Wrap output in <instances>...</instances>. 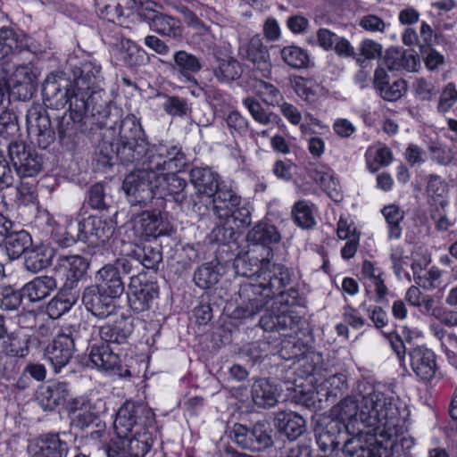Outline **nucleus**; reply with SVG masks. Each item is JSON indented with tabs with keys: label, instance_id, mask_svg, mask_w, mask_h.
<instances>
[{
	"label": "nucleus",
	"instance_id": "obj_13",
	"mask_svg": "<svg viewBox=\"0 0 457 457\" xmlns=\"http://www.w3.org/2000/svg\"><path fill=\"white\" fill-rule=\"evenodd\" d=\"M348 425L338 419H324L318 423L315 436L320 449L326 452H334L338 449L341 443L348 438Z\"/></svg>",
	"mask_w": 457,
	"mask_h": 457
},
{
	"label": "nucleus",
	"instance_id": "obj_8",
	"mask_svg": "<svg viewBox=\"0 0 457 457\" xmlns=\"http://www.w3.org/2000/svg\"><path fill=\"white\" fill-rule=\"evenodd\" d=\"M7 155L20 178L37 176L42 170V156L23 140H11Z\"/></svg>",
	"mask_w": 457,
	"mask_h": 457
},
{
	"label": "nucleus",
	"instance_id": "obj_23",
	"mask_svg": "<svg viewBox=\"0 0 457 457\" xmlns=\"http://www.w3.org/2000/svg\"><path fill=\"white\" fill-rule=\"evenodd\" d=\"M134 279L131 278V284L129 286V306L136 312H145L151 308L154 301L158 297V287L154 283H145L137 287L132 285Z\"/></svg>",
	"mask_w": 457,
	"mask_h": 457
},
{
	"label": "nucleus",
	"instance_id": "obj_35",
	"mask_svg": "<svg viewBox=\"0 0 457 457\" xmlns=\"http://www.w3.org/2000/svg\"><path fill=\"white\" fill-rule=\"evenodd\" d=\"M214 57L217 62L214 75L219 80L228 82L240 78L243 70L237 59L220 51L214 52Z\"/></svg>",
	"mask_w": 457,
	"mask_h": 457
},
{
	"label": "nucleus",
	"instance_id": "obj_32",
	"mask_svg": "<svg viewBox=\"0 0 457 457\" xmlns=\"http://www.w3.org/2000/svg\"><path fill=\"white\" fill-rule=\"evenodd\" d=\"M85 104L83 97H76L69 105V115L57 118V132L60 139L71 137L74 130L75 123L82 121L85 116Z\"/></svg>",
	"mask_w": 457,
	"mask_h": 457
},
{
	"label": "nucleus",
	"instance_id": "obj_45",
	"mask_svg": "<svg viewBox=\"0 0 457 457\" xmlns=\"http://www.w3.org/2000/svg\"><path fill=\"white\" fill-rule=\"evenodd\" d=\"M220 278V269L213 262L204 263L194 274L195 285L202 289L212 287L219 282Z\"/></svg>",
	"mask_w": 457,
	"mask_h": 457
},
{
	"label": "nucleus",
	"instance_id": "obj_43",
	"mask_svg": "<svg viewBox=\"0 0 457 457\" xmlns=\"http://www.w3.org/2000/svg\"><path fill=\"white\" fill-rule=\"evenodd\" d=\"M67 454V443L62 441L57 435H50L41 445L35 447L31 457H66Z\"/></svg>",
	"mask_w": 457,
	"mask_h": 457
},
{
	"label": "nucleus",
	"instance_id": "obj_55",
	"mask_svg": "<svg viewBox=\"0 0 457 457\" xmlns=\"http://www.w3.org/2000/svg\"><path fill=\"white\" fill-rule=\"evenodd\" d=\"M11 163L4 153L0 151V190L12 187L17 180V173Z\"/></svg>",
	"mask_w": 457,
	"mask_h": 457
},
{
	"label": "nucleus",
	"instance_id": "obj_54",
	"mask_svg": "<svg viewBox=\"0 0 457 457\" xmlns=\"http://www.w3.org/2000/svg\"><path fill=\"white\" fill-rule=\"evenodd\" d=\"M129 2L131 0H101L97 3V6L105 19L114 21L123 14L124 4H126V7H129Z\"/></svg>",
	"mask_w": 457,
	"mask_h": 457
},
{
	"label": "nucleus",
	"instance_id": "obj_17",
	"mask_svg": "<svg viewBox=\"0 0 457 457\" xmlns=\"http://www.w3.org/2000/svg\"><path fill=\"white\" fill-rule=\"evenodd\" d=\"M115 298L107 292H103L96 285L86 287L82 294V303L86 309L100 319L107 318L114 313L116 305L113 300Z\"/></svg>",
	"mask_w": 457,
	"mask_h": 457
},
{
	"label": "nucleus",
	"instance_id": "obj_9",
	"mask_svg": "<svg viewBox=\"0 0 457 457\" xmlns=\"http://www.w3.org/2000/svg\"><path fill=\"white\" fill-rule=\"evenodd\" d=\"M37 74L29 65H21L16 68L12 77L4 82H0V95L8 94L11 101H28L36 92Z\"/></svg>",
	"mask_w": 457,
	"mask_h": 457
},
{
	"label": "nucleus",
	"instance_id": "obj_60",
	"mask_svg": "<svg viewBox=\"0 0 457 457\" xmlns=\"http://www.w3.org/2000/svg\"><path fill=\"white\" fill-rule=\"evenodd\" d=\"M254 87L257 94L262 97L263 102L271 105L278 104L281 96L279 91L273 85L260 79Z\"/></svg>",
	"mask_w": 457,
	"mask_h": 457
},
{
	"label": "nucleus",
	"instance_id": "obj_24",
	"mask_svg": "<svg viewBox=\"0 0 457 457\" xmlns=\"http://www.w3.org/2000/svg\"><path fill=\"white\" fill-rule=\"evenodd\" d=\"M70 396L69 385L65 382H55L41 387L37 398L44 410L53 411L60 405L69 404L72 400H70Z\"/></svg>",
	"mask_w": 457,
	"mask_h": 457
},
{
	"label": "nucleus",
	"instance_id": "obj_10",
	"mask_svg": "<svg viewBox=\"0 0 457 457\" xmlns=\"http://www.w3.org/2000/svg\"><path fill=\"white\" fill-rule=\"evenodd\" d=\"M177 170L158 171V198L170 195L181 208L195 211L196 202L187 191V181L176 174Z\"/></svg>",
	"mask_w": 457,
	"mask_h": 457
},
{
	"label": "nucleus",
	"instance_id": "obj_34",
	"mask_svg": "<svg viewBox=\"0 0 457 457\" xmlns=\"http://www.w3.org/2000/svg\"><path fill=\"white\" fill-rule=\"evenodd\" d=\"M58 287L57 278L52 276H39L22 287V292L30 302H39L54 291Z\"/></svg>",
	"mask_w": 457,
	"mask_h": 457
},
{
	"label": "nucleus",
	"instance_id": "obj_40",
	"mask_svg": "<svg viewBox=\"0 0 457 457\" xmlns=\"http://www.w3.org/2000/svg\"><path fill=\"white\" fill-rule=\"evenodd\" d=\"M332 411L337 415V419L348 426L352 425L354 428L356 423H361V402L351 396L341 400L333 407Z\"/></svg>",
	"mask_w": 457,
	"mask_h": 457
},
{
	"label": "nucleus",
	"instance_id": "obj_33",
	"mask_svg": "<svg viewBox=\"0 0 457 457\" xmlns=\"http://www.w3.org/2000/svg\"><path fill=\"white\" fill-rule=\"evenodd\" d=\"M96 279L98 281L96 287L116 298H119L125 290L121 274L118 273L110 264L104 265L97 271Z\"/></svg>",
	"mask_w": 457,
	"mask_h": 457
},
{
	"label": "nucleus",
	"instance_id": "obj_42",
	"mask_svg": "<svg viewBox=\"0 0 457 457\" xmlns=\"http://www.w3.org/2000/svg\"><path fill=\"white\" fill-rule=\"evenodd\" d=\"M234 254L232 253L230 257L227 259H223L225 262H230L233 260V267L237 275L242 277H252L256 275L259 278L261 274V260L257 257L251 255L250 252H246L244 253H237L235 258H232Z\"/></svg>",
	"mask_w": 457,
	"mask_h": 457
},
{
	"label": "nucleus",
	"instance_id": "obj_63",
	"mask_svg": "<svg viewBox=\"0 0 457 457\" xmlns=\"http://www.w3.org/2000/svg\"><path fill=\"white\" fill-rule=\"evenodd\" d=\"M328 386L327 396L328 398H337L341 396L347 389L346 378L343 374H336L329 377L326 380Z\"/></svg>",
	"mask_w": 457,
	"mask_h": 457
},
{
	"label": "nucleus",
	"instance_id": "obj_44",
	"mask_svg": "<svg viewBox=\"0 0 457 457\" xmlns=\"http://www.w3.org/2000/svg\"><path fill=\"white\" fill-rule=\"evenodd\" d=\"M120 45V53L123 54L122 60L127 66L138 67L149 62L150 57L146 52L131 40L122 39Z\"/></svg>",
	"mask_w": 457,
	"mask_h": 457
},
{
	"label": "nucleus",
	"instance_id": "obj_41",
	"mask_svg": "<svg viewBox=\"0 0 457 457\" xmlns=\"http://www.w3.org/2000/svg\"><path fill=\"white\" fill-rule=\"evenodd\" d=\"M252 398L259 407H272L278 402L277 388L267 379H258L252 386Z\"/></svg>",
	"mask_w": 457,
	"mask_h": 457
},
{
	"label": "nucleus",
	"instance_id": "obj_14",
	"mask_svg": "<svg viewBox=\"0 0 457 457\" xmlns=\"http://www.w3.org/2000/svg\"><path fill=\"white\" fill-rule=\"evenodd\" d=\"M89 358L92 363L100 370L112 372L120 378H130L132 376L127 366L123 367L120 364V353L111 345H92Z\"/></svg>",
	"mask_w": 457,
	"mask_h": 457
},
{
	"label": "nucleus",
	"instance_id": "obj_20",
	"mask_svg": "<svg viewBox=\"0 0 457 457\" xmlns=\"http://www.w3.org/2000/svg\"><path fill=\"white\" fill-rule=\"evenodd\" d=\"M120 442L115 445L129 457H145L151 451L154 437L150 428L136 430L125 437H118Z\"/></svg>",
	"mask_w": 457,
	"mask_h": 457
},
{
	"label": "nucleus",
	"instance_id": "obj_51",
	"mask_svg": "<svg viewBox=\"0 0 457 457\" xmlns=\"http://www.w3.org/2000/svg\"><path fill=\"white\" fill-rule=\"evenodd\" d=\"M24 295L22 289L18 290L12 286L0 287V309L6 312L17 311Z\"/></svg>",
	"mask_w": 457,
	"mask_h": 457
},
{
	"label": "nucleus",
	"instance_id": "obj_37",
	"mask_svg": "<svg viewBox=\"0 0 457 457\" xmlns=\"http://www.w3.org/2000/svg\"><path fill=\"white\" fill-rule=\"evenodd\" d=\"M69 411L73 414L72 424L83 429L97 419L92 404L85 399L74 398L69 403Z\"/></svg>",
	"mask_w": 457,
	"mask_h": 457
},
{
	"label": "nucleus",
	"instance_id": "obj_47",
	"mask_svg": "<svg viewBox=\"0 0 457 457\" xmlns=\"http://www.w3.org/2000/svg\"><path fill=\"white\" fill-rule=\"evenodd\" d=\"M100 67L95 66L91 62H87L82 65L80 75L72 80L75 90L79 96L82 95L81 91L83 90H94L100 74Z\"/></svg>",
	"mask_w": 457,
	"mask_h": 457
},
{
	"label": "nucleus",
	"instance_id": "obj_1",
	"mask_svg": "<svg viewBox=\"0 0 457 457\" xmlns=\"http://www.w3.org/2000/svg\"><path fill=\"white\" fill-rule=\"evenodd\" d=\"M117 156L123 164H134L136 170L126 176L122 188L132 204H145L158 197V171L172 170L186 164L185 154L177 147L150 145L140 121L128 114L120 124Z\"/></svg>",
	"mask_w": 457,
	"mask_h": 457
},
{
	"label": "nucleus",
	"instance_id": "obj_7",
	"mask_svg": "<svg viewBox=\"0 0 457 457\" xmlns=\"http://www.w3.org/2000/svg\"><path fill=\"white\" fill-rule=\"evenodd\" d=\"M43 101L46 107L64 108L67 104L79 97L72 80L63 72L50 73L42 85Z\"/></svg>",
	"mask_w": 457,
	"mask_h": 457
},
{
	"label": "nucleus",
	"instance_id": "obj_25",
	"mask_svg": "<svg viewBox=\"0 0 457 457\" xmlns=\"http://www.w3.org/2000/svg\"><path fill=\"white\" fill-rule=\"evenodd\" d=\"M385 64L389 71L414 72L420 67V61L411 50L390 48L386 52Z\"/></svg>",
	"mask_w": 457,
	"mask_h": 457
},
{
	"label": "nucleus",
	"instance_id": "obj_61",
	"mask_svg": "<svg viewBox=\"0 0 457 457\" xmlns=\"http://www.w3.org/2000/svg\"><path fill=\"white\" fill-rule=\"evenodd\" d=\"M243 103L257 122L267 125L271 121L272 114L266 112L261 104L253 97H247Z\"/></svg>",
	"mask_w": 457,
	"mask_h": 457
},
{
	"label": "nucleus",
	"instance_id": "obj_16",
	"mask_svg": "<svg viewBox=\"0 0 457 457\" xmlns=\"http://www.w3.org/2000/svg\"><path fill=\"white\" fill-rule=\"evenodd\" d=\"M220 223L218 224L211 232L209 237L212 243L220 245L218 250L219 259L223 260L222 253L227 252V248H231L230 244L235 245L237 233L235 228L236 222L238 220L244 225L250 223L249 212L245 210V215L242 219L239 216L218 217Z\"/></svg>",
	"mask_w": 457,
	"mask_h": 457
},
{
	"label": "nucleus",
	"instance_id": "obj_39",
	"mask_svg": "<svg viewBox=\"0 0 457 457\" xmlns=\"http://www.w3.org/2000/svg\"><path fill=\"white\" fill-rule=\"evenodd\" d=\"M4 244L5 252L8 257L12 260L18 259L22 254H25L27 250L32 245L31 236L25 230H13L5 240Z\"/></svg>",
	"mask_w": 457,
	"mask_h": 457
},
{
	"label": "nucleus",
	"instance_id": "obj_4",
	"mask_svg": "<svg viewBox=\"0 0 457 457\" xmlns=\"http://www.w3.org/2000/svg\"><path fill=\"white\" fill-rule=\"evenodd\" d=\"M155 415L143 403L126 401L118 410L113 428L118 437H125L136 430L153 428Z\"/></svg>",
	"mask_w": 457,
	"mask_h": 457
},
{
	"label": "nucleus",
	"instance_id": "obj_28",
	"mask_svg": "<svg viewBox=\"0 0 457 457\" xmlns=\"http://www.w3.org/2000/svg\"><path fill=\"white\" fill-rule=\"evenodd\" d=\"M212 197L213 198V212L217 217H237L242 214L241 211L237 208L240 204V197L232 190L221 188L218 185V189Z\"/></svg>",
	"mask_w": 457,
	"mask_h": 457
},
{
	"label": "nucleus",
	"instance_id": "obj_18",
	"mask_svg": "<svg viewBox=\"0 0 457 457\" xmlns=\"http://www.w3.org/2000/svg\"><path fill=\"white\" fill-rule=\"evenodd\" d=\"M162 245L158 240L152 238L142 245H129L126 248V254L146 269L157 270L162 261Z\"/></svg>",
	"mask_w": 457,
	"mask_h": 457
},
{
	"label": "nucleus",
	"instance_id": "obj_31",
	"mask_svg": "<svg viewBox=\"0 0 457 457\" xmlns=\"http://www.w3.org/2000/svg\"><path fill=\"white\" fill-rule=\"evenodd\" d=\"M274 425L289 440L297 439L305 430V420L293 411H279L276 414Z\"/></svg>",
	"mask_w": 457,
	"mask_h": 457
},
{
	"label": "nucleus",
	"instance_id": "obj_59",
	"mask_svg": "<svg viewBox=\"0 0 457 457\" xmlns=\"http://www.w3.org/2000/svg\"><path fill=\"white\" fill-rule=\"evenodd\" d=\"M457 101V90L453 82L448 83L442 90L437 110L442 113H446Z\"/></svg>",
	"mask_w": 457,
	"mask_h": 457
},
{
	"label": "nucleus",
	"instance_id": "obj_27",
	"mask_svg": "<svg viewBox=\"0 0 457 457\" xmlns=\"http://www.w3.org/2000/svg\"><path fill=\"white\" fill-rule=\"evenodd\" d=\"M102 344L117 346L127 342L132 332L131 324L123 317L115 320L113 324H106L97 328Z\"/></svg>",
	"mask_w": 457,
	"mask_h": 457
},
{
	"label": "nucleus",
	"instance_id": "obj_26",
	"mask_svg": "<svg viewBox=\"0 0 457 457\" xmlns=\"http://www.w3.org/2000/svg\"><path fill=\"white\" fill-rule=\"evenodd\" d=\"M245 57L253 65V72H260L261 77L268 79L271 72V63L267 49L262 46L259 35L251 38L247 47Z\"/></svg>",
	"mask_w": 457,
	"mask_h": 457
},
{
	"label": "nucleus",
	"instance_id": "obj_29",
	"mask_svg": "<svg viewBox=\"0 0 457 457\" xmlns=\"http://www.w3.org/2000/svg\"><path fill=\"white\" fill-rule=\"evenodd\" d=\"M442 323L445 325L440 330V340L445 353L453 364L456 361L455 351L457 349V336L455 334L454 326L457 324V315L453 312H444L440 317Z\"/></svg>",
	"mask_w": 457,
	"mask_h": 457
},
{
	"label": "nucleus",
	"instance_id": "obj_15",
	"mask_svg": "<svg viewBox=\"0 0 457 457\" xmlns=\"http://www.w3.org/2000/svg\"><path fill=\"white\" fill-rule=\"evenodd\" d=\"M115 230L112 220L89 216L79 223V232H82L81 241L90 245H98L109 241Z\"/></svg>",
	"mask_w": 457,
	"mask_h": 457
},
{
	"label": "nucleus",
	"instance_id": "obj_38",
	"mask_svg": "<svg viewBox=\"0 0 457 457\" xmlns=\"http://www.w3.org/2000/svg\"><path fill=\"white\" fill-rule=\"evenodd\" d=\"M53 258V250L46 245L30 246L24 254V266L31 272L46 269Z\"/></svg>",
	"mask_w": 457,
	"mask_h": 457
},
{
	"label": "nucleus",
	"instance_id": "obj_53",
	"mask_svg": "<svg viewBox=\"0 0 457 457\" xmlns=\"http://www.w3.org/2000/svg\"><path fill=\"white\" fill-rule=\"evenodd\" d=\"M77 295H71V297H64L63 295H59L53 298L47 305V312L53 319H57L62 314L71 309L73 304L76 303Z\"/></svg>",
	"mask_w": 457,
	"mask_h": 457
},
{
	"label": "nucleus",
	"instance_id": "obj_3",
	"mask_svg": "<svg viewBox=\"0 0 457 457\" xmlns=\"http://www.w3.org/2000/svg\"><path fill=\"white\" fill-rule=\"evenodd\" d=\"M396 414L391 396L376 390L361 396V424L370 428L367 434H376L380 428L382 433L386 427L395 426L393 420Z\"/></svg>",
	"mask_w": 457,
	"mask_h": 457
},
{
	"label": "nucleus",
	"instance_id": "obj_11",
	"mask_svg": "<svg viewBox=\"0 0 457 457\" xmlns=\"http://www.w3.org/2000/svg\"><path fill=\"white\" fill-rule=\"evenodd\" d=\"M272 429L266 421H257L247 427L241 424L234 426L235 440L242 448L261 451L273 445Z\"/></svg>",
	"mask_w": 457,
	"mask_h": 457
},
{
	"label": "nucleus",
	"instance_id": "obj_2",
	"mask_svg": "<svg viewBox=\"0 0 457 457\" xmlns=\"http://www.w3.org/2000/svg\"><path fill=\"white\" fill-rule=\"evenodd\" d=\"M259 278L258 284L247 283L239 288L241 302L236 312L243 318L258 313L268 299L283 293L282 289L290 280L287 270L282 265L271 263L268 258H262Z\"/></svg>",
	"mask_w": 457,
	"mask_h": 457
},
{
	"label": "nucleus",
	"instance_id": "obj_5",
	"mask_svg": "<svg viewBox=\"0 0 457 457\" xmlns=\"http://www.w3.org/2000/svg\"><path fill=\"white\" fill-rule=\"evenodd\" d=\"M390 344L397 354L399 360L404 358L405 353L409 351L410 364L415 374L423 381L431 380L436 371V355L425 346H417L410 349L411 339L407 337L403 340L399 335H391Z\"/></svg>",
	"mask_w": 457,
	"mask_h": 457
},
{
	"label": "nucleus",
	"instance_id": "obj_36",
	"mask_svg": "<svg viewBox=\"0 0 457 457\" xmlns=\"http://www.w3.org/2000/svg\"><path fill=\"white\" fill-rule=\"evenodd\" d=\"M190 181L197 190V194L205 195L209 198L218 189V175L208 168H193L190 171Z\"/></svg>",
	"mask_w": 457,
	"mask_h": 457
},
{
	"label": "nucleus",
	"instance_id": "obj_62",
	"mask_svg": "<svg viewBox=\"0 0 457 457\" xmlns=\"http://www.w3.org/2000/svg\"><path fill=\"white\" fill-rule=\"evenodd\" d=\"M81 237L82 232H79V225L70 226L62 232H56L54 234V240L62 247H70L77 241H81Z\"/></svg>",
	"mask_w": 457,
	"mask_h": 457
},
{
	"label": "nucleus",
	"instance_id": "obj_12",
	"mask_svg": "<svg viewBox=\"0 0 457 457\" xmlns=\"http://www.w3.org/2000/svg\"><path fill=\"white\" fill-rule=\"evenodd\" d=\"M28 133L38 147L46 149L55 140V132L52 129L50 117L45 110L34 106L26 115Z\"/></svg>",
	"mask_w": 457,
	"mask_h": 457
},
{
	"label": "nucleus",
	"instance_id": "obj_22",
	"mask_svg": "<svg viewBox=\"0 0 457 457\" xmlns=\"http://www.w3.org/2000/svg\"><path fill=\"white\" fill-rule=\"evenodd\" d=\"M75 348L71 340L59 335L46 347L45 356L50 361L55 373H59L73 356Z\"/></svg>",
	"mask_w": 457,
	"mask_h": 457
},
{
	"label": "nucleus",
	"instance_id": "obj_56",
	"mask_svg": "<svg viewBox=\"0 0 457 457\" xmlns=\"http://www.w3.org/2000/svg\"><path fill=\"white\" fill-rule=\"evenodd\" d=\"M88 204L96 210H106L110 206V197L105 194L104 185L96 183L88 191Z\"/></svg>",
	"mask_w": 457,
	"mask_h": 457
},
{
	"label": "nucleus",
	"instance_id": "obj_46",
	"mask_svg": "<svg viewBox=\"0 0 457 457\" xmlns=\"http://www.w3.org/2000/svg\"><path fill=\"white\" fill-rule=\"evenodd\" d=\"M247 240L255 245H267L277 243L279 234L274 226L260 222L249 230Z\"/></svg>",
	"mask_w": 457,
	"mask_h": 457
},
{
	"label": "nucleus",
	"instance_id": "obj_52",
	"mask_svg": "<svg viewBox=\"0 0 457 457\" xmlns=\"http://www.w3.org/2000/svg\"><path fill=\"white\" fill-rule=\"evenodd\" d=\"M283 60L291 67L295 69L306 68L309 63V56L302 48L297 46H287L281 52Z\"/></svg>",
	"mask_w": 457,
	"mask_h": 457
},
{
	"label": "nucleus",
	"instance_id": "obj_19",
	"mask_svg": "<svg viewBox=\"0 0 457 457\" xmlns=\"http://www.w3.org/2000/svg\"><path fill=\"white\" fill-rule=\"evenodd\" d=\"M301 318L294 312H279L278 308L272 307L260 319L259 325L265 331L290 330L296 334L300 329Z\"/></svg>",
	"mask_w": 457,
	"mask_h": 457
},
{
	"label": "nucleus",
	"instance_id": "obj_6",
	"mask_svg": "<svg viewBox=\"0 0 457 457\" xmlns=\"http://www.w3.org/2000/svg\"><path fill=\"white\" fill-rule=\"evenodd\" d=\"M79 97H83L86 108L84 118L91 117L100 129H115L126 118L121 119V109L112 104L111 96L103 89L93 90L87 99L83 95Z\"/></svg>",
	"mask_w": 457,
	"mask_h": 457
},
{
	"label": "nucleus",
	"instance_id": "obj_21",
	"mask_svg": "<svg viewBox=\"0 0 457 457\" xmlns=\"http://www.w3.org/2000/svg\"><path fill=\"white\" fill-rule=\"evenodd\" d=\"M89 267L87 259L79 255H61L58 258L56 272L65 276L63 287L72 289L80 280Z\"/></svg>",
	"mask_w": 457,
	"mask_h": 457
},
{
	"label": "nucleus",
	"instance_id": "obj_48",
	"mask_svg": "<svg viewBox=\"0 0 457 457\" xmlns=\"http://www.w3.org/2000/svg\"><path fill=\"white\" fill-rule=\"evenodd\" d=\"M174 62L173 69L187 80L193 79L191 73L198 72L202 68L198 58L186 51L177 52L174 55Z\"/></svg>",
	"mask_w": 457,
	"mask_h": 457
},
{
	"label": "nucleus",
	"instance_id": "obj_50",
	"mask_svg": "<svg viewBox=\"0 0 457 457\" xmlns=\"http://www.w3.org/2000/svg\"><path fill=\"white\" fill-rule=\"evenodd\" d=\"M382 213L388 224V237L390 239H398L402 235L400 222L404 218V212L397 205L391 204L385 206Z\"/></svg>",
	"mask_w": 457,
	"mask_h": 457
},
{
	"label": "nucleus",
	"instance_id": "obj_30",
	"mask_svg": "<svg viewBox=\"0 0 457 457\" xmlns=\"http://www.w3.org/2000/svg\"><path fill=\"white\" fill-rule=\"evenodd\" d=\"M279 355L287 361L320 360V355L311 352L306 344L293 335H287L285 339L282 340Z\"/></svg>",
	"mask_w": 457,
	"mask_h": 457
},
{
	"label": "nucleus",
	"instance_id": "obj_49",
	"mask_svg": "<svg viewBox=\"0 0 457 457\" xmlns=\"http://www.w3.org/2000/svg\"><path fill=\"white\" fill-rule=\"evenodd\" d=\"M358 433L345 441L343 452L346 457H373L370 445L364 440L361 428Z\"/></svg>",
	"mask_w": 457,
	"mask_h": 457
},
{
	"label": "nucleus",
	"instance_id": "obj_64",
	"mask_svg": "<svg viewBox=\"0 0 457 457\" xmlns=\"http://www.w3.org/2000/svg\"><path fill=\"white\" fill-rule=\"evenodd\" d=\"M406 91V83L403 79H397L392 84H387L379 91L381 97L386 101H396L402 97Z\"/></svg>",
	"mask_w": 457,
	"mask_h": 457
},
{
	"label": "nucleus",
	"instance_id": "obj_58",
	"mask_svg": "<svg viewBox=\"0 0 457 457\" xmlns=\"http://www.w3.org/2000/svg\"><path fill=\"white\" fill-rule=\"evenodd\" d=\"M18 131L16 115L9 111L3 112L0 114V135L7 139L14 137Z\"/></svg>",
	"mask_w": 457,
	"mask_h": 457
},
{
	"label": "nucleus",
	"instance_id": "obj_57",
	"mask_svg": "<svg viewBox=\"0 0 457 457\" xmlns=\"http://www.w3.org/2000/svg\"><path fill=\"white\" fill-rule=\"evenodd\" d=\"M292 216L295 222L303 228H312L314 224L312 211L303 202H298L295 204Z\"/></svg>",
	"mask_w": 457,
	"mask_h": 457
}]
</instances>
